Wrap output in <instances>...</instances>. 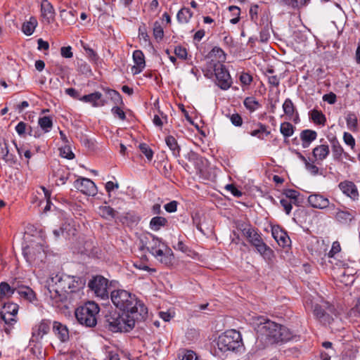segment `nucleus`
Masks as SVG:
<instances>
[{"label":"nucleus","instance_id":"obj_55","mask_svg":"<svg viewBox=\"0 0 360 360\" xmlns=\"http://www.w3.org/2000/svg\"><path fill=\"white\" fill-rule=\"evenodd\" d=\"M260 41L262 42L267 41L270 37L269 27L268 25L262 28L259 33Z\"/></svg>","mask_w":360,"mask_h":360},{"label":"nucleus","instance_id":"obj_29","mask_svg":"<svg viewBox=\"0 0 360 360\" xmlns=\"http://www.w3.org/2000/svg\"><path fill=\"white\" fill-rule=\"evenodd\" d=\"M208 56L212 61L216 60L217 62L216 64H221V63L226 60L224 51L218 46H214L209 53Z\"/></svg>","mask_w":360,"mask_h":360},{"label":"nucleus","instance_id":"obj_54","mask_svg":"<svg viewBox=\"0 0 360 360\" xmlns=\"http://www.w3.org/2000/svg\"><path fill=\"white\" fill-rule=\"evenodd\" d=\"M280 203L281 206L283 207L285 213L289 214L292 210V204L293 203L291 200L288 199L283 198L280 200Z\"/></svg>","mask_w":360,"mask_h":360},{"label":"nucleus","instance_id":"obj_63","mask_svg":"<svg viewBox=\"0 0 360 360\" xmlns=\"http://www.w3.org/2000/svg\"><path fill=\"white\" fill-rule=\"evenodd\" d=\"M181 360H198L195 353L191 350L185 352Z\"/></svg>","mask_w":360,"mask_h":360},{"label":"nucleus","instance_id":"obj_35","mask_svg":"<svg viewBox=\"0 0 360 360\" xmlns=\"http://www.w3.org/2000/svg\"><path fill=\"white\" fill-rule=\"evenodd\" d=\"M167 224V220L163 217H154L150 219V228L154 231H159L162 227H164Z\"/></svg>","mask_w":360,"mask_h":360},{"label":"nucleus","instance_id":"obj_18","mask_svg":"<svg viewBox=\"0 0 360 360\" xmlns=\"http://www.w3.org/2000/svg\"><path fill=\"white\" fill-rule=\"evenodd\" d=\"M41 13L44 20L50 24L53 22L55 18V11L51 4L47 1L44 0L41 4Z\"/></svg>","mask_w":360,"mask_h":360},{"label":"nucleus","instance_id":"obj_9","mask_svg":"<svg viewBox=\"0 0 360 360\" xmlns=\"http://www.w3.org/2000/svg\"><path fill=\"white\" fill-rule=\"evenodd\" d=\"M108 281L102 276H94L88 283V287L95 295L101 300L108 299Z\"/></svg>","mask_w":360,"mask_h":360},{"label":"nucleus","instance_id":"obj_27","mask_svg":"<svg viewBox=\"0 0 360 360\" xmlns=\"http://www.w3.org/2000/svg\"><path fill=\"white\" fill-rule=\"evenodd\" d=\"M272 236L278 245L283 247L287 246L290 242L289 236L285 232L281 230L274 229L272 230Z\"/></svg>","mask_w":360,"mask_h":360},{"label":"nucleus","instance_id":"obj_50","mask_svg":"<svg viewBox=\"0 0 360 360\" xmlns=\"http://www.w3.org/2000/svg\"><path fill=\"white\" fill-rule=\"evenodd\" d=\"M139 148H140V150L141 151V153L146 155V158L149 161H150L153 159V152L147 144H146V143L140 144Z\"/></svg>","mask_w":360,"mask_h":360},{"label":"nucleus","instance_id":"obj_28","mask_svg":"<svg viewBox=\"0 0 360 360\" xmlns=\"http://www.w3.org/2000/svg\"><path fill=\"white\" fill-rule=\"evenodd\" d=\"M313 312L314 316L323 323H330L332 318L330 315L326 314L321 306L316 304L314 307Z\"/></svg>","mask_w":360,"mask_h":360},{"label":"nucleus","instance_id":"obj_3","mask_svg":"<svg viewBox=\"0 0 360 360\" xmlns=\"http://www.w3.org/2000/svg\"><path fill=\"white\" fill-rule=\"evenodd\" d=\"M257 331L269 344L285 342L293 338L292 333L285 326L264 317L257 318Z\"/></svg>","mask_w":360,"mask_h":360},{"label":"nucleus","instance_id":"obj_23","mask_svg":"<svg viewBox=\"0 0 360 360\" xmlns=\"http://www.w3.org/2000/svg\"><path fill=\"white\" fill-rule=\"evenodd\" d=\"M70 175L69 170L65 167H58L53 171V177L57 186L64 185Z\"/></svg>","mask_w":360,"mask_h":360},{"label":"nucleus","instance_id":"obj_33","mask_svg":"<svg viewBox=\"0 0 360 360\" xmlns=\"http://www.w3.org/2000/svg\"><path fill=\"white\" fill-rule=\"evenodd\" d=\"M16 292L20 297L27 300L30 302H32L36 299L34 292L30 287H20L18 289H16Z\"/></svg>","mask_w":360,"mask_h":360},{"label":"nucleus","instance_id":"obj_38","mask_svg":"<svg viewBox=\"0 0 360 360\" xmlns=\"http://www.w3.org/2000/svg\"><path fill=\"white\" fill-rule=\"evenodd\" d=\"M245 107L250 112H255L261 107L259 101L254 96H248L243 101Z\"/></svg>","mask_w":360,"mask_h":360},{"label":"nucleus","instance_id":"obj_22","mask_svg":"<svg viewBox=\"0 0 360 360\" xmlns=\"http://www.w3.org/2000/svg\"><path fill=\"white\" fill-rule=\"evenodd\" d=\"M154 257L165 266H171L174 261L173 252L167 245L161 250V253H157Z\"/></svg>","mask_w":360,"mask_h":360},{"label":"nucleus","instance_id":"obj_39","mask_svg":"<svg viewBox=\"0 0 360 360\" xmlns=\"http://www.w3.org/2000/svg\"><path fill=\"white\" fill-rule=\"evenodd\" d=\"M258 128L252 130L250 132L252 136H256L259 139H264V136H267L270 134V131L267 130L266 126L262 123L257 124Z\"/></svg>","mask_w":360,"mask_h":360},{"label":"nucleus","instance_id":"obj_20","mask_svg":"<svg viewBox=\"0 0 360 360\" xmlns=\"http://www.w3.org/2000/svg\"><path fill=\"white\" fill-rule=\"evenodd\" d=\"M53 332L62 342H65L69 340L70 336L68 327L58 321H53Z\"/></svg>","mask_w":360,"mask_h":360},{"label":"nucleus","instance_id":"obj_21","mask_svg":"<svg viewBox=\"0 0 360 360\" xmlns=\"http://www.w3.org/2000/svg\"><path fill=\"white\" fill-rule=\"evenodd\" d=\"M330 142L332 148L333 157L335 160H342L343 156L345 158L349 157L348 153L345 152L340 143L335 137L330 139Z\"/></svg>","mask_w":360,"mask_h":360},{"label":"nucleus","instance_id":"obj_31","mask_svg":"<svg viewBox=\"0 0 360 360\" xmlns=\"http://www.w3.org/2000/svg\"><path fill=\"white\" fill-rule=\"evenodd\" d=\"M193 17V12L188 8L184 7L180 9L176 15L177 21L181 24L188 23Z\"/></svg>","mask_w":360,"mask_h":360},{"label":"nucleus","instance_id":"obj_41","mask_svg":"<svg viewBox=\"0 0 360 360\" xmlns=\"http://www.w3.org/2000/svg\"><path fill=\"white\" fill-rule=\"evenodd\" d=\"M38 124L44 132H49L52 128L53 122L50 117L44 116L38 120Z\"/></svg>","mask_w":360,"mask_h":360},{"label":"nucleus","instance_id":"obj_11","mask_svg":"<svg viewBox=\"0 0 360 360\" xmlns=\"http://www.w3.org/2000/svg\"><path fill=\"white\" fill-rule=\"evenodd\" d=\"M214 74L217 79V85L223 90L229 89L232 84L229 71L223 64L214 65Z\"/></svg>","mask_w":360,"mask_h":360},{"label":"nucleus","instance_id":"obj_46","mask_svg":"<svg viewBox=\"0 0 360 360\" xmlns=\"http://www.w3.org/2000/svg\"><path fill=\"white\" fill-rule=\"evenodd\" d=\"M284 4L291 6L292 8H300L305 6L309 0H281Z\"/></svg>","mask_w":360,"mask_h":360},{"label":"nucleus","instance_id":"obj_49","mask_svg":"<svg viewBox=\"0 0 360 360\" xmlns=\"http://www.w3.org/2000/svg\"><path fill=\"white\" fill-rule=\"evenodd\" d=\"M153 35L156 39L161 40L164 37L163 28L158 22H155L153 26Z\"/></svg>","mask_w":360,"mask_h":360},{"label":"nucleus","instance_id":"obj_62","mask_svg":"<svg viewBox=\"0 0 360 360\" xmlns=\"http://www.w3.org/2000/svg\"><path fill=\"white\" fill-rule=\"evenodd\" d=\"M112 113L117 116L120 120H124L126 118L124 112L120 107H113L112 108Z\"/></svg>","mask_w":360,"mask_h":360},{"label":"nucleus","instance_id":"obj_60","mask_svg":"<svg viewBox=\"0 0 360 360\" xmlns=\"http://www.w3.org/2000/svg\"><path fill=\"white\" fill-rule=\"evenodd\" d=\"M226 189L230 191L233 195L235 197L239 198L242 196L243 193L240 191H239L235 186L233 184H227L226 186Z\"/></svg>","mask_w":360,"mask_h":360},{"label":"nucleus","instance_id":"obj_56","mask_svg":"<svg viewBox=\"0 0 360 360\" xmlns=\"http://www.w3.org/2000/svg\"><path fill=\"white\" fill-rule=\"evenodd\" d=\"M175 55L181 59H186L187 56L186 49L181 46H176L174 49Z\"/></svg>","mask_w":360,"mask_h":360},{"label":"nucleus","instance_id":"obj_8","mask_svg":"<svg viewBox=\"0 0 360 360\" xmlns=\"http://www.w3.org/2000/svg\"><path fill=\"white\" fill-rule=\"evenodd\" d=\"M18 308L19 307L17 304L13 302L5 303L0 312L1 319H2L7 326L4 328V331L7 334L11 333L12 326L17 322Z\"/></svg>","mask_w":360,"mask_h":360},{"label":"nucleus","instance_id":"obj_47","mask_svg":"<svg viewBox=\"0 0 360 360\" xmlns=\"http://www.w3.org/2000/svg\"><path fill=\"white\" fill-rule=\"evenodd\" d=\"M168 120V117L163 112H160L159 115H155L153 122L154 124L157 127H162L164 123H167Z\"/></svg>","mask_w":360,"mask_h":360},{"label":"nucleus","instance_id":"obj_13","mask_svg":"<svg viewBox=\"0 0 360 360\" xmlns=\"http://www.w3.org/2000/svg\"><path fill=\"white\" fill-rule=\"evenodd\" d=\"M51 328V321L43 319L32 328V338L33 341H39L49 333Z\"/></svg>","mask_w":360,"mask_h":360},{"label":"nucleus","instance_id":"obj_17","mask_svg":"<svg viewBox=\"0 0 360 360\" xmlns=\"http://www.w3.org/2000/svg\"><path fill=\"white\" fill-rule=\"evenodd\" d=\"M335 210L334 217L336 221L342 224H349L355 217L354 211H349L347 210H341L340 208L333 209Z\"/></svg>","mask_w":360,"mask_h":360},{"label":"nucleus","instance_id":"obj_58","mask_svg":"<svg viewBox=\"0 0 360 360\" xmlns=\"http://www.w3.org/2000/svg\"><path fill=\"white\" fill-rule=\"evenodd\" d=\"M305 167L307 170L310 172L312 175H317L319 174V167L314 164V162H308L305 165Z\"/></svg>","mask_w":360,"mask_h":360},{"label":"nucleus","instance_id":"obj_37","mask_svg":"<svg viewBox=\"0 0 360 360\" xmlns=\"http://www.w3.org/2000/svg\"><path fill=\"white\" fill-rule=\"evenodd\" d=\"M16 291L15 288H12L6 282L0 283V300L8 298Z\"/></svg>","mask_w":360,"mask_h":360},{"label":"nucleus","instance_id":"obj_1","mask_svg":"<svg viewBox=\"0 0 360 360\" xmlns=\"http://www.w3.org/2000/svg\"><path fill=\"white\" fill-rule=\"evenodd\" d=\"M84 285L85 282L81 277L53 274L46 281L45 300L53 307L61 308L66 305L72 295L79 292Z\"/></svg>","mask_w":360,"mask_h":360},{"label":"nucleus","instance_id":"obj_16","mask_svg":"<svg viewBox=\"0 0 360 360\" xmlns=\"http://www.w3.org/2000/svg\"><path fill=\"white\" fill-rule=\"evenodd\" d=\"M341 191L353 200L358 199L359 192L356 186L350 181H344L338 185Z\"/></svg>","mask_w":360,"mask_h":360},{"label":"nucleus","instance_id":"obj_52","mask_svg":"<svg viewBox=\"0 0 360 360\" xmlns=\"http://www.w3.org/2000/svg\"><path fill=\"white\" fill-rule=\"evenodd\" d=\"M343 141L345 144L350 146L352 149H353L355 146V139L353 136L349 132H344L343 134Z\"/></svg>","mask_w":360,"mask_h":360},{"label":"nucleus","instance_id":"obj_61","mask_svg":"<svg viewBox=\"0 0 360 360\" xmlns=\"http://www.w3.org/2000/svg\"><path fill=\"white\" fill-rule=\"evenodd\" d=\"M177 202L176 200L171 201L169 203L165 205V210L169 213L174 212L177 209Z\"/></svg>","mask_w":360,"mask_h":360},{"label":"nucleus","instance_id":"obj_15","mask_svg":"<svg viewBox=\"0 0 360 360\" xmlns=\"http://www.w3.org/2000/svg\"><path fill=\"white\" fill-rule=\"evenodd\" d=\"M149 236L150 238H148V241L146 243L149 252L153 256L157 255V253H161V250L165 248L167 245L162 242V239L153 234H150Z\"/></svg>","mask_w":360,"mask_h":360},{"label":"nucleus","instance_id":"obj_51","mask_svg":"<svg viewBox=\"0 0 360 360\" xmlns=\"http://www.w3.org/2000/svg\"><path fill=\"white\" fill-rule=\"evenodd\" d=\"M13 144L18 151V153L20 156H21L22 154H23L24 156L25 157V158H27V160L31 158L32 153L30 150L25 149L22 146H18L15 141H13Z\"/></svg>","mask_w":360,"mask_h":360},{"label":"nucleus","instance_id":"obj_34","mask_svg":"<svg viewBox=\"0 0 360 360\" xmlns=\"http://www.w3.org/2000/svg\"><path fill=\"white\" fill-rule=\"evenodd\" d=\"M98 213L103 219L110 220L115 217L117 212L110 206L102 205L98 207Z\"/></svg>","mask_w":360,"mask_h":360},{"label":"nucleus","instance_id":"obj_40","mask_svg":"<svg viewBox=\"0 0 360 360\" xmlns=\"http://www.w3.org/2000/svg\"><path fill=\"white\" fill-rule=\"evenodd\" d=\"M310 118L316 124L324 125L326 122L325 115L321 111L316 109L310 112Z\"/></svg>","mask_w":360,"mask_h":360},{"label":"nucleus","instance_id":"obj_24","mask_svg":"<svg viewBox=\"0 0 360 360\" xmlns=\"http://www.w3.org/2000/svg\"><path fill=\"white\" fill-rule=\"evenodd\" d=\"M300 139L302 141V146L304 148H308L311 143L316 140L317 132L311 129H304L300 133Z\"/></svg>","mask_w":360,"mask_h":360},{"label":"nucleus","instance_id":"obj_10","mask_svg":"<svg viewBox=\"0 0 360 360\" xmlns=\"http://www.w3.org/2000/svg\"><path fill=\"white\" fill-rule=\"evenodd\" d=\"M248 241L256 248L257 251L265 260L271 261L273 259L274 256V251L264 243L260 234L257 231L248 239Z\"/></svg>","mask_w":360,"mask_h":360},{"label":"nucleus","instance_id":"obj_57","mask_svg":"<svg viewBox=\"0 0 360 360\" xmlns=\"http://www.w3.org/2000/svg\"><path fill=\"white\" fill-rule=\"evenodd\" d=\"M322 98H323V101L327 102L328 103H329L330 105L335 103V102L337 101V96L333 92H330L329 94H324Z\"/></svg>","mask_w":360,"mask_h":360},{"label":"nucleus","instance_id":"obj_7","mask_svg":"<svg viewBox=\"0 0 360 360\" xmlns=\"http://www.w3.org/2000/svg\"><path fill=\"white\" fill-rule=\"evenodd\" d=\"M23 255L30 264H39L46 258V252L43 245L38 243H33L23 249Z\"/></svg>","mask_w":360,"mask_h":360},{"label":"nucleus","instance_id":"obj_2","mask_svg":"<svg viewBox=\"0 0 360 360\" xmlns=\"http://www.w3.org/2000/svg\"><path fill=\"white\" fill-rule=\"evenodd\" d=\"M110 300L112 304L124 313L135 316L136 319L147 318V307L129 291L124 289L114 290L110 292Z\"/></svg>","mask_w":360,"mask_h":360},{"label":"nucleus","instance_id":"obj_26","mask_svg":"<svg viewBox=\"0 0 360 360\" xmlns=\"http://www.w3.org/2000/svg\"><path fill=\"white\" fill-rule=\"evenodd\" d=\"M329 153V146L327 144L317 146L312 151L313 156L316 161H323L328 157Z\"/></svg>","mask_w":360,"mask_h":360},{"label":"nucleus","instance_id":"obj_44","mask_svg":"<svg viewBox=\"0 0 360 360\" xmlns=\"http://www.w3.org/2000/svg\"><path fill=\"white\" fill-rule=\"evenodd\" d=\"M280 131L285 137H290L294 132L293 126L290 122L282 123L281 124Z\"/></svg>","mask_w":360,"mask_h":360},{"label":"nucleus","instance_id":"obj_4","mask_svg":"<svg viewBox=\"0 0 360 360\" xmlns=\"http://www.w3.org/2000/svg\"><path fill=\"white\" fill-rule=\"evenodd\" d=\"M105 318V327L113 333L129 332L134 328L136 322L145 320L136 319L135 316L124 312L120 314L117 311L110 313Z\"/></svg>","mask_w":360,"mask_h":360},{"label":"nucleus","instance_id":"obj_12","mask_svg":"<svg viewBox=\"0 0 360 360\" xmlns=\"http://www.w3.org/2000/svg\"><path fill=\"white\" fill-rule=\"evenodd\" d=\"M74 185L75 188L85 195L94 196L97 194V187L94 182L89 179H78L75 181Z\"/></svg>","mask_w":360,"mask_h":360},{"label":"nucleus","instance_id":"obj_14","mask_svg":"<svg viewBox=\"0 0 360 360\" xmlns=\"http://www.w3.org/2000/svg\"><path fill=\"white\" fill-rule=\"evenodd\" d=\"M308 202L311 207L320 210L330 207V209H335V205H330L329 200L321 194H312L308 198Z\"/></svg>","mask_w":360,"mask_h":360},{"label":"nucleus","instance_id":"obj_19","mask_svg":"<svg viewBox=\"0 0 360 360\" xmlns=\"http://www.w3.org/2000/svg\"><path fill=\"white\" fill-rule=\"evenodd\" d=\"M79 100L85 103H89L94 107L103 106L106 104V101L102 98V94L98 91L84 95Z\"/></svg>","mask_w":360,"mask_h":360},{"label":"nucleus","instance_id":"obj_36","mask_svg":"<svg viewBox=\"0 0 360 360\" xmlns=\"http://www.w3.org/2000/svg\"><path fill=\"white\" fill-rule=\"evenodd\" d=\"M167 146L172 152V154L175 157H179L180 155V147L174 137L172 136H168L165 139Z\"/></svg>","mask_w":360,"mask_h":360},{"label":"nucleus","instance_id":"obj_53","mask_svg":"<svg viewBox=\"0 0 360 360\" xmlns=\"http://www.w3.org/2000/svg\"><path fill=\"white\" fill-rule=\"evenodd\" d=\"M60 153L63 158H67L68 160H72L75 157L74 153L72 152L69 146H65L60 148Z\"/></svg>","mask_w":360,"mask_h":360},{"label":"nucleus","instance_id":"obj_43","mask_svg":"<svg viewBox=\"0 0 360 360\" xmlns=\"http://www.w3.org/2000/svg\"><path fill=\"white\" fill-rule=\"evenodd\" d=\"M104 91L106 96L108 98H110L115 104H119L122 103V97L117 91L110 89H105Z\"/></svg>","mask_w":360,"mask_h":360},{"label":"nucleus","instance_id":"obj_42","mask_svg":"<svg viewBox=\"0 0 360 360\" xmlns=\"http://www.w3.org/2000/svg\"><path fill=\"white\" fill-rule=\"evenodd\" d=\"M283 109L285 114L291 119L295 112V106L290 98H286L283 104Z\"/></svg>","mask_w":360,"mask_h":360},{"label":"nucleus","instance_id":"obj_5","mask_svg":"<svg viewBox=\"0 0 360 360\" xmlns=\"http://www.w3.org/2000/svg\"><path fill=\"white\" fill-rule=\"evenodd\" d=\"M100 311L98 305L94 302H88L75 311V317L78 322L86 327H94L97 323V315Z\"/></svg>","mask_w":360,"mask_h":360},{"label":"nucleus","instance_id":"obj_6","mask_svg":"<svg viewBox=\"0 0 360 360\" xmlns=\"http://www.w3.org/2000/svg\"><path fill=\"white\" fill-rule=\"evenodd\" d=\"M243 345L240 333L236 330H229L219 336L217 347L221 352H236Z\"/></svg>","mask_w":360,"mask_h":360},{"label":"nucleus","instance_id":"obj_25","mask_svg":"<svg viewBox=\"0 0 360 360\" xmlns=\"http://www.w3.org/2000/svg\"><path fill=\"white\" fill-rule=\"evenodd\" d=\"M133 60L136 66L133 68L135 70V73H140L146 66L145 57L141 50H136L133 53Z\"/></svg>","mask_w":360,"mask_h":360},{"label":"nucleus","instance_id":"obj_32","mask_svg":"<svg viewBox=\"0 0 360 360\" xmlns=\"http://www.w3.org/2000/svg\"><path fill=\"white\" fill-rule=\"evenodd\" d=\"M347 127L352 132L358 131V118L354 112H349L345 117Z\"/></svg>","mask_w":360,"mask_h":360},{"label":"nucleus","instance_id":"obj_30","mask_svg":"<svg viewBox=\"0 0 360 360\" xmlns=\"http://www.w3.org/2000/svg\"><path fill=\"white\" fill-rule=\"evenodd\" d=\"M37 24V18L34 17H30L29 20L22 24V31L25 34L30 36L33 34Z\"/></svg>","mask_w":360,"mask_h":360},{"label":"nucleus","instance_id":"obj_64","mask_svg":"<svg viewBox=\"0 0 360 360\" xmlns=\"http://www.w3.org/2000/svg\"><path fill=\"white\" fill-rule=\"evenodd\" d=\"M230 119H231V123L236 127L241 126V124L243 123L242 117H240V115H238L237 113L233 114L231 116Z\"/></svg>","mask_w":360,"mask_h":360},{"label":"nucleus","instance_id":"obj_48","mask_svg":"<svg viewBox=\"0 0 360 360\" xmlns=\"http://www.w3.org/2000/svg\"><path fill=\"white\" fill-rule=\"evenodd\" d=\"M285 198L288 199L289 200H291L293 204L297 205V198L299 196V193L292 189H288L285 191Z\"/></svg>","mask_w":360,"mask_h":360},{"label":"nucleus","instance_id":"obj_59","mask_svg":"<svg viewBox=\"0 0 360 360\" xmlns=\"http://www.w3.org/2000/svg\"><path fill=\"white\" fill-rule=\"evenodd\" d=\"M240 81L244 85H250L252 81V77L250 74L243 72L240 76Z\"/></svg>","mask_w":360,"mask_h":360},{"label":"nucleus","instance_id":"obj_45","mask_svg":"<svg viewBox=\"0 0 360 360\" xmlns=\"http://www.w3.org/2000/svg\"><path fill=\"white\" fill-rule=\"evenodd\" d=\"M4 161L10 167H13L18 162L17 157L9 152V150H6V153L2 157Z\"/></svg>","mask_w":360,"mask_h":360}]
</instances>
